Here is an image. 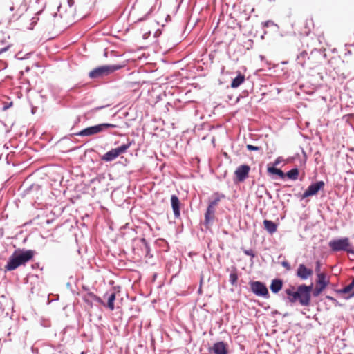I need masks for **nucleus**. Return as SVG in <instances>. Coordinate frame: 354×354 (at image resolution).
I'll return each instance as SVG.
<instances>
[{
    "label": "nucleus",
    "mask_w": 354,
    "mask_h": 354,
    "mask_svg": "<svg viewBox=\"0 0 354 354\" xmlns=\"http://www.w3.org/2000/svg\"><path fill=\"white\" fill-rule=\"evenodd\" d=\"M312 290L313 284L310 286L301 284L297 288L290 286L286 289L285 292L290 302L298 301L301 306H308L310 304Z\"/></svg>",
    "instance_id": "nucleus-1"
},
{
    "label": "nucleus",
    "mask_w": 354,
    "mask_h": 354,
    "mask_svg": "<svg viewBox=\"0 0 354 354\" xmlns=\"http://www.w3.org/2000/svg\"><path fill=\"white\" fill-rule=\"evenodd\" d=\"M35 251H15L9 258L4 269L6 271H12L19 266H25L35 255Z\"/></svg>",
    "instance_id": "nucleus-2"
},
{
    "label": "nucleus",
    "mask_w": 354,
    "mask_h": 354,
    "mask_svg": "<svg viewBox=\"0 0 354 354\" xmlns=\"http://www.w3.org/2000/svg\"><path fill=\"white\" fill-rule=\"evenodd\" d=\"M123 127V125H120L117 124L102 123L97 125L87 127L80 131V132L76 133L75 135L80 136H90L92 135L97 134L107 128H122Z\"/></svg>",
    "instance_id": "nucleus-3"
},
{
    "label": "nucleus",
    "mask_w": 354,
    "mask_h": 354,
    "mask_svg": "<svg viewBox=\"0 0 354 354\" xmlns=\"http://www.w3.org/2000/svg\"><path fill=\"white\" fill-rule=\"evenodd\" d=\"M58 12L61 17L64 18L68 21L74 19L75 8L74 7V0H68L67 2L61 4L58 7Z\"/></svg>",
    "instance_id": "nucleus-4"
},
{
    "label": "nucleus",
    "mask_w": 354,
    "mask_h": 354,
    "mask_svg": "<svg viewBox=\"0 0 354 354\" xmlns=\"http://www.w3.org/2000/svg\"><path fill=\"white\" fill-rule=\"evenodd\" d=\"M120 66H102L90 71L88 76L92 79L102 78L120 69Z\"/></svg>",
    "instance_id": "nucleus-5"
},
{
    "label": "nucleus",
    "mask_w": 354,
    "mask_h": 354,
    "mask_svg": "<svg viewBox=\"0 0 354 354\" xmlns=\"http://www.w3.org/2000/svg\"><path fill=\"white\" fill-rule=\"evenodd\" d=\"M131 145V142H128L127 144H124L118 148L112 149L103 155L102 160L106 162L112 161L120 154L125 153Z\"/></svg>",
    "instance_id": "nucleus-6"
},
{
    "label": "nucleus",
    "mask_w": 354,
    "mask_h": 354,
    "mask_svg": "<svg viewBox=\"0 0 354 354\" xmlns=\"http://www.w3.org/2000/svg\"><path fill=\"white\" fill-rule=\"evenodd\" d=\"M328 245L333 251L337 252L344 250L354 254V250L348 249L350 247L348 238L330 241Z\"/></svg>",
    "instance_id": "nucleus-7"
},
{
    "label": "nucleus",
    "mask_w": 354,
    "mask_h": 354,
    "mask_svg": "<svg viewBox=\"0 0 354 354\" xmlns=\"http://www.w3.org/2000/svg\"><path fill=\"white\" fill-rule=\"evenodd\" d=\"M252 292L257 296L268 298L270 297L268 290L266 285L260 281H252L250 283Z\"/></svg>",
    "instance_id": "nucleus-8"
},
{
    "label": "nucleus",
    "mask_w": 354,
    "mask_h": 354,
    "mask_svg": "<svg viewBox=\"0 0 354 354\" xmlns=\"http://www.w3.org/2000/svg\"><path fill=\"white\" fill-rule=\"evenodd\" d=\"M324 185L325 184L324 182L323 181H318L315 183L310 185L307 188V189L304 192L301 198H306L307 197L317 194L320 189H324Z\"/></svg>",
    "instance_id": "nucleus-9"
},
{
    "label": "nucleus",
    "mask_w": 354,
    "mask_h": 354,
    "mask_svg": "<svg viewBox=\"0 0 354 354\" xmlns=\"http://www.w3.org/2000/svg\"><path fill=\"white\" fill-rule=\"evenodd\" d=\"M250 167L248 165H242L236 168L234 171L236 179L238 182L244 181L248 176Z\"/></svg>",
    "instance_id": "nucleus-10"
},
{
    "label": "nucleus",
    "mask_w": 354,
    "mask_h": 354,
    "mask_svg": "<svg viewBox=\"0 0 354 354\" xmlns=\"http://www.w3.org/2000/svg\"><path fill=\"white\" fill-rule=\"evenodd\" d=\"M313 274V270L308 268L304 264H300L297 270V276L302 280L308 279Z\"/></svg>",
    "instance_id": "nucleus-11"
},
{
    "label": "nucleus",
    "mask_w": 354,
    "mask_h": 354,
    "mask_svg": "<svg viewBox=\"0 0 354 354\" xmlns=\"http://www.w3.org/2000/svg\"><path fill=\"white\" fill-rule=\"evenodd\" d=\"M82 297L84 301L90 307H92L93 301H97L101 304H104L102 300L93 292H86L82 293Z\"/></svg>",
    "instance_id": "nucleus-12"
},
{
    "label": "nucleus",
    "mask_w": 354,
    "mask_h": 354,
    "mask_svg": "<svg viewBox=\"0 0 354 354\" xmlns=\"http://www.w3.org/2000/svg\"><path fill=\"white\" fill-rule=\"evenodd\" d=\"M212 351L215 354H227V344L223 342H216L213 345Z\"/></svg>",
    "instance_id": "nucleus-13"
},
{
    "label": "nucleus",
    "mask_w": 354,
    "mask_h": 354,
    "mask_svg": "<svg viewBox=\"0 0 354 354\" xmlns=\"http://www.w3.org/2000/svg\"><path fill=\"white\" fill-rule=\"evenodd\" d=\"M171 204L172 207V209L174 212V214L176 218H178L180 215V203L177 196L172 195L171 196Z\"/></svg>",
    "instance_id": "nucleus-14"
},
{
    "label": "nucleus",
    "mask_w": 354,
    "mask_h": 354,
    "mask_svg": "<svg viewBox=\"0 0 354 354\" xmlns=\"http://www.w3.org/2000/svg\"><path fill=\"white\" fill-rule=\"evenodd\" d=\"M244 81L245 75L241 73H239V75L232 80L230 86L232 88H238L241 84L244 82Z\"/></svg>",
    "instance_id": "nucleus-15"
},
{
    "label": "nucleus",
    "mask_w": 354,
    "mask_h": 354,
    "mask_svg": "<svg viewBox=\"0 0 354 354\" xmlns=\"http://www.w3.org/2000/svg\"><path fill=\"white\" fill-rule=\"evenodd\" d=\"M283 286V282L281 279H274L272 280L270 285V290L274 293L279 292Z\"/></svg>",
    "instance_id": "nucleus-16"
},
{
    "label": "nucleus",
    "mask_w": 354,
    "mask_h": 354,
    "mask_svg": "<svg viewBox=\"0 0 354 354\" xmlns=\"http://www.w3.org/2000/svg\"><path fill=\"white\" fill-rule=\"evenodd\" d=\"M263 225L266 230L270 234L277 231V225L272 221L264 220Z\"/></svg>",
    "instance_id": "nucleus-17"
},
{
    "label": "nucleus",
    "mask_w": 354,
    "mask_h": 354,
    "mask_svg": "<svg viewBox=\"0 0 354 354\" xmlns=\"http://www.w3.org/2000/svg\"><path fill=\"white\" fill-rule=\"evenodd\" d=\"M215 209L211 206H208L205 214V221L206 223H209L214 218Z\"/></svg>",
    "instance_id": "nucleus-18"
},
{
    "label": "nucleus",
    "mask_w": 354,
    "mask_h": 354,
    "mask_svg": "<svg viewBox=\"0 0 354 354\" xmlns=\"http://www.w3.org/2000/svg\"><path fill=\"white\" fill-rule=\"evenodd\" d=\"M328 284V281L326 279V274L324 273L317 274V286L325 288Z\"/></svg>",
    "instance_id": "nucleus-19"
},
{
    "label": "nucleus",
    "mask_w": 354,
    "mask_h": 354,
    "mask_svg": "<svg viewBox=\"0 0 354 354\" xmlns=\"http://www.w3.org/2000/svg\"><path fill=\"white\" fill-rule=\"evenodd\" d=\"M268 172L270 174H275L279 176L281 178H284L285 174L283 171L279 169H277L274 167H268Z\"/></svg>",
    "instance_id": "nucleus-20"
},
{
    "label": "nucleus",
    "mask_w": 354,
    "mask_h": 354,
    "mask_svg": "<svg viewBox=\"0 0 354 354\" xmlns=\"http://www.w3.org/2000/svg\"><path fill=\"white\" fill-rule=\"evenodd\" d=\"M285 176L291 180H297L299 176V169L297 168L292 169L288 171Z\"/></svg>",
    "instance_id": "nucleus-21"
},
{
    "label": "nucleus",
    "mask_w": 354,
    "mask_h": 354,
    "mask_svg": "<svg viewBox=\"0 0 354 354\" xmlns=\"http://www.w3.org/2000/svg\"><path fill=\"white\" fill-rule=\"evenodd\" d=\"M115 299V293H112L108 298L107 307L113 310L114 309V301Z\"/></svg>",
    "instance_id": "nucleus-22"
},
{
    "label": "nucleus",
    "mask_w": 354,
    "mask_h": 354,
    "mask_svg": "<svg viewBox=\"0 0 354 354\" xmlns=\"http://www.w3.org/2000/svg\"><path fill=\"white\" fill-rule=\"evenodd\" d=\"M38 20H39V18L37 16L32 17L30 19V22L29 25L26 26V28L28 30H32L35 25L37 24Z\"/></svg>",
    "instance_id": "nucleus-23"
},
{
    "label": "nucleus",
    "mask_w": 354,
    "mask_h": 354,
    "mask_svg": "<svg viewBox=\"0 0 354 354\" xmlns=\"http://www.w3.org/2000/svg\"><path fill=\"white\" fill-rule=\"evenodd\" d=\"M354 288V278L352 279L351 283L345 286L342 290H341V292L342 293H349Z\"/></svg>",
    "instance_id": "nucleus-24"
},
{
    "label": "nucleus",
    "mask_w": 354,
    "mask_h": 354,
    "mask_svg": "<svg viewBox=\"0 0 354 354\" xmlns=\"http://www.w3.org/2000/svg\"><path fill=\"white\" fill-rule=\"evenodd\" d=\"M238 279V275L236 272H231L230 274V282L232 285L234 286L236 284Z\"/></svg>",
    "instance_id": "nucleus-25"
},
{
    "label": "nucleus",
    "mask_w": 354,
    "mask_h": 354,
    "mask_svg": "<svg viewBox=\"0 0 354 354\" xmlns=\"http://www.w3.org/2000/svg\"><path fill=\"white\" fill-rule=\"evenodd\" d=\"M247 149L249 150V151H259L261 149V147H257V146H254L252 145H247L246 146Z\"/></svg>",
    "instance_id": "nucleus-26"
},
{
    "label": "nucleus",
    "mask_w": 354,
    "mask_h": 354,
    "mask_svg": "<svg viewBox=\"0 0 354 354\" xmlns=\"http://www.w3.org/2000/svg\"><path fill=\"white\" fill-rule=\"evenodd\" d=\"M243 252L248 256H250L252 258L255 257V254L252 250H244Z\"/></svg>",
    "instance_id": "nucleus-27"
},
{
    "label": "nucleus",
    "mask_w": 354,
    "mask_h": 354,
    "mask_svg": "<svg viewBox=\"0 0 354 354\" xmlns=\"http://www.w3.org/2000/svg\"><path fill=\"white\" fill-rule=\"evenodd\" d=\"M281 265L283 268H285L287 270H290L291 269V267H290V263L286 261H282L281 262Z\"/></svg>",
    "instance_id": "nucleus-28"
},
{
    "label": "nucleus",
    "mask_w": 354,
    "mask_h": 354,
    "mask_svg": "<svg viewBox=\"0 0 354 354\" xmlns=\"http://www.w3.org/2000/svg\"><path fill=\"white\" fill-rule=\"evenodd\" d=\"M220 201V198L218 197L216 198L214 201H212L210 204L209 205V206L212 207L213 208L215 207V206L218 204V203Z\"/></svg>",
    "instance_id": "nucleus-29"
},
{
    "label": "nucleus",
    "mask_w": 354,
    "mask_h": 354,
    "mask_svg": "<svg viewBox=\"0 0 354 354\" xmlns=\"http://www.w3.org/2000/svg\"><path fill=\"white\" fill-rule=\"evenodd\" d=\"M324 288H322V287H319L318 286H317L316 288H315V290L314 292V295L315 296H317L319 295V294L322 292V290H324Z\"/></svg>",
    "instance_id": "nucleus-30"
},
{
    "label": "nucleus",
    "mask_w": 354,
    "mask_h": 354,
    "mask_svg": "<svg viewBox=\"0 0 354 354\" xmlns=\"http://www.w3.org/2000/svg\"><path fill=\"white\" fill-rule=\"evenodd\" d=\"M12 46V45H8L4 48H0V55L3 53L4 52L8 50V49Z\"/></svg>",
    "instance_id": "nucleus-31"
},
{
    "label": "nucleus",
    "mask_w": 354,
    "mask_h": 354,
    "mask_svg": "<svg viewBox=\"0 0 354 354\" xmlns=\"http://www.w3.org/2000/svg\"><path fill=\"white\" fill-rule=\"evenodd\" d=\"M320 266H321L320 261H317L316 262V268H315V271L317 272V274L321 273L320 272Z\"/></svg>",
    "instance_id": "nucleus-32"
},
{
    "label": "nucleus",
    "mask_w": 354,
    "mask_h": 354,
    "mask_svg": "<svg viewBox=\"0 0 354 354\" xmlns=\"http://www.w3.org/2000/svg\"><path fill=\"white\" fill-rule=\"evenodd\" d=\"M281 162V158H277L276 160H275V162L274 163V165H277L278 164H279Z\"/></svg>",
    "instance_id": "nucleus-33"
},
{
    "label": "nucleus",
    "mask_w": 354,
    "mask_h": 354,
    "mask_svg": "<svg viewBox=\"0 0 354 354\" xmlns=\"http://www.w3.org/2000/svg\"><path fill=\"white\" fill-rule=\"evenodd\" d=\"M124 125L125 126H127V122H124Z\"/></svg>",
    "instance_id": "nucleus-34"
},
{
    "label": "nucleus",
    "mask_w": 354,
    "mask_h": 354,
    "mask_svg": "<svg viewBox=\"0 0 354 354\" xmlns=\"http://www.w3.org/2000/svg\"><path fill=\"white\" fill-rule=\"evenodd\" d=\"M352 295H354V291H353V293L352 294Z\"/></svg>",
    "instance_id": "nucleus-35"
}]
</instances>
